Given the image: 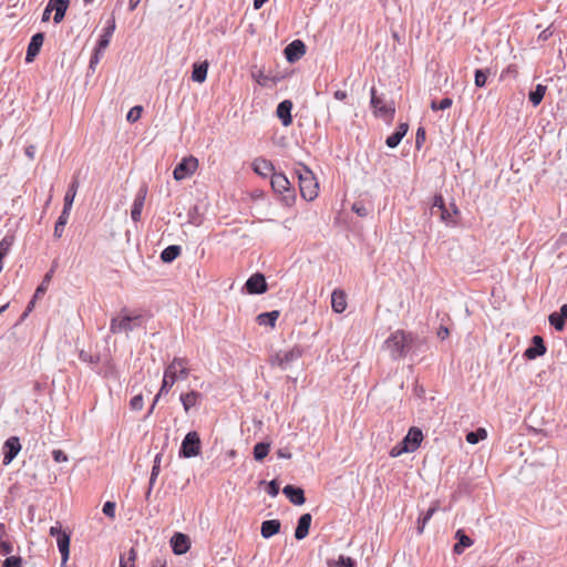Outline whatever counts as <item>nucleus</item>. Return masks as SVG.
Listing matches in <instances>:
<instances>
[{
	"instance_id": "nucleus-31",
	"label": "nucleus",
	"mask_w": 567,
	"mask_h": 567,
	"mask_svg": "<svg viewBox=\"0 0 567 567\" xmlns=\"http://www.w3.org/2000/svg\"><path fill=\"white\" fill-rule=\"evenodd\" d=\"M181 246L169 245L161 252V260L165 264H171L181 255Z\"/></svg>"
},
{
	"instance_id": "nucleus-60",
	"label": "nucleus",
	"mask_w": 567,
	"mask_h": 567,
	"mask_svg": "<svg viewBox=\"0 0 567 567\" xmlns=\"http://www.w3.org/2000/svg\"><path fill=\"white\" fill-rule=\"evenodd\" d=\"M440 216H441V219L445 223H449L452 220V214L450 213V210L446 207H444V209H442L440 212Z\"/></svg>"
},
{
	"instance_id": "nucleus-5",
	"label": "nucleus",
	"mask_w": 567,
	"mask_h": 567,
	"mask_svg": "<svg viewBox=\"0 0 567 567\" xmlns=\"http://www.w3.org/2000/svg\"><path fill=\"white\" fill-rule=\"evenodd\" d=\"M270 184L274 192L279 195V200L285 206L290 207L295 204L296 192L284 173H272Z\"/></svg>"
},
{
	"instance_id": "nucleus-55",
	"label": "nucleus",
	"mask_w": 567,
	"mask_h": 567,
	"mask_svg": "<svg viewBox=\"0 0 567 567\" xmlns=\"http://www.w3.org/2000/svg\"><path fill=\"white\" fill-rule=\"evenodd\" d=\"M434 512H435V508H429L426 514L421 519H419V524H420L419 533L423 532L425 524L427 523V520H430V518L432 517Z\"/></svg>"
},
{
	"instance_id": "nucleus-48",
	"label": "nucleus",
	"mask_w": 567,
	"mask_h": 567,
	"mask_svg": "<svg viewBox=\"0 0 567 567\" xmlns=\"http://www.w3.org/2000/svg\"><path fill=\"white\" fill-rule=\"evenodd\" d=\"M79 358H80L81 361L87 362L90 364H96L100 361V357L99 355L90 354V353H87V352H85L83 350L80 352Z\"/></svg>"
},
{
	"instance_id": "nucleus-39",
	"label": "nucleus",
	"mask_w": 567,
	"mask_h": 567,
	"mask_svg": "<svg viewBox=\"0 0 567 567\" xmlns=\"http://www.w3.org/2000/svg\"><path fill=\"white\" fill-rule=\"evenodd\" d=\"M12 244H13L12 236H6L1 239V241H0V260L1 261L8 255Z\"/></svg>"
},
{
	"instance_id": "nucleus-32",
	"label": "nucleus",
	"mask_w": 567,
	"mask_h": 567,
	"mask_svg": "<svg viewBox=\"0 0 567 567\" xmlns=\"http://www.w3.org/2000/svg\"><path fill=\"white\" fill-rule=\"evenodd\" d=\"M279 315L280 313L278 310L262 312L257 316L256 320H257L258 324H260V326H269V327L274 328L276 326L277 319L279 318Z\"/></svg>"
},
{
	"instance_id": "nucleus-47",
	"label": "nucleus",
	"mask_w": 567,
	"mask_h": 567,
	"mask_svg": "<svg viewBox=\"0 0 567 567\" xmlns=\"http://www.w3.org/2000/svg\"><path fill=\"white\" fill-rule=\"evenodd\" d=\"M115 507H116V505L114 502L107 501L104 503L102 512L105 516H107L110 518H114L115 517Z\"/></svg>"
},
{
	"instance_id": "nucleus-27",
	"label": "nucleus",
	"mask_w": 567,
	"mask_h": 567,
	"mask_svg": "<svg viewBox=\"0 0 567 567\" xmlns=\"http://www.w3.org/2000/svg\"><path fill=\"white\" fill-rule=\"evenodd\" d=\"M202 399V393L197 391H190L182 393L179 400L183 404L184 411L187 413L192 408L196 406Z\"/></svg>"
},
{
	"instance_id": "nucleus-46",
	"label": "nucleus",
	"mask_w": 567,
	"mask_h": 567,
	"mask_svg": "<svg viewBox=\"0 0 567 567\" xmlns=\"http://www.w3.org/2000/svg\"><path fill=\"white\" fill-rule=\"evenodd\" d=\"M352 210L360 217H367L370 214V209L363 203H354Z\"/></svg>"
},
{
	"instance_id": "nucleus-3",
	"label": "nucleus",
	"mask_w": 567,
	"mask_h": 567,
	"mask_svg": "<svg viewBox=\"0 0 567 567\" xmlns=\"http://www.w3.org/2000/svg\"><path fill=\"white\" fill-rule=\"evenodd\" d=\"M295 174L298 177L301 197L308 202L317 198L319 184L312 171L308 166L299 164L295 169Z\"/></svg>"
},
{
	"instance_id": "nucleus-15",
	"label": "nucleus",
	"mask_w": 567,
	"mask_h": 567,
	"mask_svg": "<svg viewBox=\"0 0 567 567\" xmlns=\"http://www.w3.org/2000/svg\"><path fill=\"white\" fill-rule=\"evenodd\" d=\"M546 346L544 342V339L540 336H534L532 338V344L528 347L525 352L524 357L528 360H534L538 357H542L546 353Z\"/></svg>"
},
{
	"instance_id": "nucleus-53",
	"label": "nucleus",
	"mask_w": 567,
	"mask_h": 567,
	"mask_svg": "<svg viewBox=\"0 0 567 567\" xmlns=\"http://www.w3.org/2000/svg\"><path fill=\"white\" fill-rule=\"evenodd\" d=\"M425 142V130L424 127H419L415 135V147L420 150Z\"/></svg>"
},
{
	"instance_id": "nucleus-58",
	"label": "nucleus",
	"mask_w": 567,
	"mask_h": 567,
	"mask_svg": "<svg viewBox=\"0 0 567 567\" xmlns=\"http://www.w3.org/2000/svg\"><path fill=\"white\" fill-rule=\"evenodd\" d=\"M197 215H198V208L197 206H195L192 210H189L188 213V217H189V223L194 224V225H199L200 224V220L197 219Z\"/></svg>"
},
{
	"instance_id": "nucleus-29",
	"label": "nucleus",
	"mask_w": 567,
	"mask_h": 567,
	"mask_svg": "<svg viewBox=\"0 0 567 567\" xmlns=\"http://www.w3.org/2000/svg\"><path fill=\"white\" fill-rule=\"evenodd\" d=\"M208 62L194 63L192 71V80L197 83L205 82L207 78Z\"/></svg>"
},
{
	"instance_id": "nucleus-35",
	"label": "nucleus",
	"mask_w": 567,
	"mask_h": 567,
	"mask_svg": "<svg viewBox=\"0 0 567 567\" xmlns=\"http://www.w3.org/2000/svg\"><path fill=\"white\" fill-rule=\"evenodd\" d=\"M270 450V444L266 442H259L254 446V458L257 462H261L265 460V457L268 455Z\"/></svg>"
},
{
	"instance_id": "nucleus-1",
	"label": "nucleus",
	"mask_w": 567,
	"mask_h": 567,
	"mask_svg": "<svg viewBox=\"0 0 567 567\" xmlns=\"http://www.w3.org/2000/svg\"><path fill=\"white\" fill-rule=\"evenodd\" d=\"M421 343L422 341L416 334L399 329L384 340L382 350L388 352L391 360L398 361L419 349Z\"/></svg>"
},
{
	"instance_id": "nucleus-63",
	"label": "nucleus",
	"mask_w": 567,
	"mask_h": 567,
	"mask_svg": "<svg viewBox=\"0 0 567 567\" xmlns=\"http://www.w3.org/2000/svg\"><path fill=\"white\" fill-rule=\"evenodd\" d=\"M450 334V331L446 327H443L441 326L439 331H437V337L442 340H444L445 338H447Z\"/></svg>"
},
{
	"instance_id": "nucleus-64",
	"label": "nucleus",
	"mask_w": 567,
	"mask_h": 567,
	"mask_svg": "<svg viewBox=\"0 0 567 567\" xmlns=\"http://www.w3.org/2000/svg\"><path fill=\"white\" fill-rule=\"evenodd\" d=\"M551 34H553V32L550 31L549 28H547L539 33L538 39L546 41L547 39H549L551 37Z\"/></svg>"
},
{
	"instance_id": "nucleus-54",
	"label": "nucleus",
	"mask_w": 567,
	"mask_h": 567,
	"mask_svg": "<svg viewBox=\"0 0 567 567\" xmlns=\"http://www.w3.org/2000/svg\"><path fill=\"white\" fill-rule=\"evenodd\" d=\"M144 404L143 395L137 394L131 399L130 405L133 410H142Z\"/></svg>"
},
{
	"instance_id": "nucleus-23",
	"label": "nucleus",
	"mask_w": 567,
	"mask_h": 567,
	"mask_svg": "<svg viewBox=\"0 0 567 567\" xmlns=\"http://www.w3.org/2000/svg\"><path fill=\"white\" fill-rule=\"evenodd\" d=\"M409 130L408 123H400L395 131L386 137L385 144L390 148L396 147Z\"/></svg>"
},
{
	"instance_id": "nucleus-42",
	"label": "nucleus",
	"mask_w": 567,
	"mask_h": 567,
	"mask_svg": "<svg viewBox=\"0 0 567 567\" xmlns=\"http://www.w3.org/2000/svg\"><path fill=\"white\" fill-rule=\"evenodd\" d=\"M52 272L53 270L49 271L42 282L40 284V286L35 289V292H34V298H40L41 296H43L48 289V285L51 280V277H52Z\"/></svg>"
},
{
	"instance_id": "nucleus-57",
	"label": "nucleus",
	"mask_w": 567,
	"mask_h": 567,
	"mask_svg": "<svg viewBox=\"0 0 567 567\" xmlns=\"http://www.w3.org/2000/svg\"><path fill=\"white\" fill-rule=\"evenodd\" d=\"M115 19L112 18L107 21V24L106 27L104 28V31H103V34H105L106 37H111L113 35L114 31H115Z\"/></svg>"
},
{
	"instance_id": "nucleus-24",
	"label": "nucleus",
	"mask_w": 567,
	"mask_h": 567,
	"mask_svg": "<svg viewBox=\"0 0 567 567\" xmlns=\"http://www.w3.org/2000/svg\"><path fill=\"white\" fill-rule=\"evenodd\" d=\"M281 523L279 519H268L261 523L260 534L268 539L280 532Z\"/></svg>"
},
{
	"instance_id": "nucleus-25",
	"label": "nucleus",
	"mask_w": 567,
	"mask_h": 567,
	"mask_svg": "<svg viewBox=\"0 0 567 567\" xmlns=\"http://www.w3.org/2000/svg\"><path fill=\"white\" fill-rule=\"evenodd\" d=\"M252 168L256 174L260 176H268L271 175L275 169L272 163L266 158L259 157L256 158L252 163Z\"/></svg>"
},
{
	"instance_id": "nucleus-26",
	"label": "nucleus",
	"mask_w": 567,
	"mask_h": 567,
	"mask_svg": "<svg viewBox=\"0 0 567 567\" xmlns=\"http://www.w3.org/2000/svg\"><path fill=\"white\" fill-rule=\"evenodd\" d=\"M455 538L457 539V543L453 547V553L456 555H461L465 548L473 545V540L464 533L463 529L456 530Z\"/></svg>"
},
{
	"instance_id": "nucleus-38",
	"label": "nucleus",
	"mask_w": 567,
	"mask_h": 567,
	"mask_svg": "<svg viewBox=\"0 0 567 567\" xmlns=\"http://www.w3.org/2000/svg\"><path fill=\"white\" fill-rule=\"evenodd\" d=\"M159 472H161V466H158V464H153L150 481H148V488L145 493L146 499H148L151 496L152 489H153L154 484L158 477Z\"/></svg>"
},
{
	"instance_id": "nucleus-41",
	"label": "nucleus",
	"mask_w": 567,
	"mask_h": 567,
	"mask_svg": "<svg viewBox=\"0 0 567 567\" xmlns=\"http://www.w3.org/2000/svg\"><path fill=\"white\" fill-rule=\"evenodd\" d=\"M548 321L557 331H563L565 328V319L559 317L557 312L550 313Z\"/></svg>"
},
{
	"instance_id": "nucleus-6",
	"label": "nucleus",
	"mask_w": 567,
	"mask_h": 567,
	"mask_svg": "<svg viewBox=\"0 0 567 567\" xmlns=\"http://www.w3.org/2000/svg\"><path fill=\"white\" fill-rule=\"evenodd\" d=\"M423 441V433L417 427H411L403 441L391 451L392 456H399L402 453H411L419 449Z\"/></svg>"
},
{
	"instance_id": "nucleus-14",
	"label": "nucleus",
	"mask_w": 567,
	"mask_h": 567,
	"mask_svg": "<svg viewBox=\"0 0 567 567\" xmlns=\"http://www.w3.org/2000/svg\"><path fill=\"white\" fill-rule=\"evenodd\" d=\"M284 52L287 61L293 63L306 53V45L301 40H295L285 48Z\"/></svg>"
},
{
	"instance_id": "nucleus-62",
	"label": "nucleus",
	"mask_w": 567,
	"mask_h": 567,
	"mask_svg": "<svg viewBox=\"0 0 567 567\" xmlns=\"http://www.w3.org/2000/svg\"><path fill=\"white\" fill-rule=\"evenodd\" d=\"M152 567H166V559L162 557H156L152 560Z\"/></svg>"
},
{
	"instance_id": "nucleus-28",
	"label": "nucleus",
	"mask_w": 567,
	"mask_h": 567,
	"mask_svg": "<svg viewBox=\"0 0 567 567\" xmlns=\"http://www.w3.org/2000/svg\"><path fill=\"white\" fill-rule=\"evenodd\" d=\"M78 188H79V182H78V179H73L72 183L70 184V186L64 195V199H63V202H64L63 209L65 210V213L66 212L71 213Z\"/></svg>"
},
{
	"instance_id": "nucleus-7",
	"label": "nucleus",
	"mask_w": 567,
	"mask_h": 567,
	"mask_svg": "<svg viewBox=\"0 0 567 567\" xmlns=\"http://www.w3.org/2000/svg\"><path fill=\"white\" fill-rule=\"evenodd\" d=\"M202 442L196 431L188 432L182 441L179 447V457L192 458L199 455Z\"/></svg>"
},
{
	"instance_id": "nucleus-10",
	"label": "nucleus",
	"mask_w": 567,
	"mask_h": 567,
	"mask_svg": "<svg viewBox=\"0 0 567 567\" xmlns=\"http://www.w3.org/2000/svg\"><path fill=\"white\" fill-rule=\"evenodd\" d=\"M198 167L197 158L189 156L183 158L174 168L173 176L176 181H183L192 176Z\"/></svg>"
},
{
	"instance_id": "nucleus-37",
	"label": "nucleus",
	"mask_w": 567,
	"mask_h": 567,
	"mask_svg": "<svg viewBox=\"0 0 567 567\" xmlns=\"http://www.w3.org/2000/svg\"><path fill=\"white\" fill-rule=\"evenodd\" d=\"M136 550L132 547L126 555H121L120 567H135Z\"/></svg>"
},
{
	"instance_id": "nucleus-4",
	"label": "nucleus",
	"mask_w": 567,
	"mask_h": 567,
	"mask_svg": "<svg viewBox=\"0 0 567 567\" xmlns=\"http://www.w3.org/2000/svg\"><path fill=\"white\" fill-rule=\"evenodd\" d=\"M144 318L142 315L130 313L126 309L111 319L110 332L113 334L128 333L137 328L143 327Z\"/></svg>"
},
{
	"instance_id": "nucleus-40",
	"label": "nucleus",
	"mask_w": 567,
	"mask_h": 567,
	"mask_svg": "<svg viewBox=\"0 0 567 567\" xmlns=\"http://www.w3.org/2000/svg\"><path fill=\"white\" fill-rule=\"evenodd\" d=\"M488 73H489L488 69H477L475 71V85L477 87L485 86Z\"/></svg>"
},
{
	"instance_id": "nucleus-59",
	"label": "nucleus",
	"mask_w": 567,
	"mask_h": 567,
	"mask_svg": "<svg viewBox=\"0 0 567 567\" xmlns=\"http://www.w3.org/2000/svg\"><path fill=\"white\" fill-rule=\"evenodd\" d=\"M102 52L94 50L93 55L90 59V69L94 70V66L99 63Z\"/></svg>"
},
{
	"instance_id": "nucleus-13",
	"label": "nucleus",
	"mask_w": 567,
	"mask_h": 567,
	"mask_svg": "<svg viewBox=\"0 0 567 567\" xmlns=\"http://www.w3.org/2000/svg\"><path fill=\"white\" fill-rule=\"evenodd\" d=\"M21 451V444L18 436H10L3 444V465H9Z\"/></svg>"
},
{
	"instance_id": "nucleus-61",
	"label": "nucleus",
	"mask_w": 567,
	"mask_h": 567,
	"mask_svg": "<svg viewBox=\"0 0 567 567\" xmlns=\"http://www.w3.org/2000/svg\"><path fill=\"white\" fill-rule=\"evenodd\" d=\"M277 455L279 458H286V460H289L291 458V453L290 451L286 447V449H279L277 451Z\"/></svg>"
},
{
	"instance_id": "nucleus-18",
	"label": "nucleus",
	"mask_w": 567,
	"mask_h": 567,
	"mask_svg": "<svg viewBox=\"0 0 567 567\" xmlns=\"http://www.w3.org/2000/svg\"><path fill=\"white\" fill-rule=\"evenodd\" d=\"M282 493L285 494V496L293 504V505H303L305 502H306V497H305V491L299 487V486H295V485H286L284 488H282Z\"/></svg>"
},
{
	"instance_id": "nucleus-50",
	"label": "nucleus",
	"mask_w": 567,
	"mask_h": 567,
	"mask_svg": "<svg viewBox=\"0 0 567 567\" xmlns=\"http://www.w3.org/2000/svg\"><path fill=\"white\" fill-rule=\"evenodd\" d=\"M3 567H22V558L20 556H10L4 560Z\"/></svg>"
},
{
	"instance_id": "nucleus-34",
	"label": "nucleus",
	"mask_w": 567,
	"mask_h": 567,
	"mask_svg": "<svg viewBox=\"0 0 567 567\" xmlns=\"http://www.w3.org/2000/svg\"><path fill=\"white\" fill-rule=\"evenodd\" d=\"M546 90H547L546 85L537 84L536 87L533 91H530L528 94L529 102L534 106L539 105L545 96Z\"/></svg>"
},
{
	"instance_id": "nucleus-49",
	"label": "nucleus",
	"mask_w": 567,
	"mask_h": 567,
	"mask_svg": "<svg viewBox=\"0 0 567 567\" xmlns=\"http://www.w3.org/2000/svg\"><path fill=\"white\" fill-rule=\"evenodd\" d=\"M336 567H355V561L351 557L340 555Z\"/></svg>"
},
{
	"instance_id": "nucleus-43",
	"label": "nucleus",
	"mask_w": 567,
	"mask_h": 567,
	"mask_svg": "<svg viewBox=\"0 0 567 567\" xmlns=\"http://www.w3.org/2000/svg\"><path fill=\"white\" fill-rule=\"evenodd\" d=\"M452 104H453V100L452 99L444 97L440 102L432 101L430 106H431L432 111H439V110H446V109L451 107Z\"/></svg>"
},
{
	"instance_id": "nucleus-56",
	"label": "nucleus",
	"mask_w": 567,
	"mask_h": 567,
	"mask_svg": "<svg viewBox=\"0 0 567 567\" xmlns=\"http://www.w3.org/2000/svg\"><path fill=\"white\" fill-rule=\"evenodd\" d=\"M52 457L56 463H62L68 461V455L62 450H53Z\"/></svg>"
},
{
	"instance_id": "nucleus-44",
	"label": "nucleus",
	"mask_w": 567,
	"mask_h": 567,
	"mask_svg": "<svg viewBox=\"0 0 567 567\" xmlns=\"http://www.w3.org/2000/svg\"><path fill=\"white\" fill-rule=\"evenodd\" d=\"M142 112H143V107L142 106H140V105L133 106L128 111V113L126 115V120L130 123H134V122H136L141 117Z\"/></svg>"
},
{
	"instance_id": "nucleus-30",
	"label": "nucleus",
	"mask_w": 567,
	"mask_h": 567,
	"mask_svg": "<svg viewBox=\"0 0 567 567\" xmlns=\"http://www.w3.org/2000/svg\"><path fill=\"white\" fill-rule=\"evenodd\" d=\"M331 306L334 312H343L347 308L346 295L342 291L334 290L331 295Z\"/></svg>"
},
{
	"instance_id": "nucleus-19",
	"label": "nucleus",
	"mask_w": 567,
	"mask_h": 567,
	"mask_svg": "<svg viewBox=\"0 0 567 567\" xmlns=\"http://www.w3.org/2000/svg\"><path fill=\"white\" fill-rule=\"evenodd\" d=\"M292 106L293 105L290 100H284L277 106L276 114L284 126H289L292 123Z\"/></svg>"
},
{
	"instance_id": "nucleus-45",
	"label": "nucleus",
	"mask_w": 567,
	"mask_h": 567,
	"mask_svg": "<svg viewBox=\"0 0 567 567\" xmlns=\"http://www.w3.org/2000/svg\"><path fill=\"white\" fill-rule=\"evenodd\" d=\"M445 202L442 195H435L432 204V214H437L444 209Z\"/></svg>"
},
{
	"instance_id": "nucleus-17",
	"label": "nucleus",
	"mask_w": 567,
	"mask_h": 567,
	"mask_svg": "<svg viewBox=\"0 0 567 567\" xmlns=\"http://www.w3.org/2000/svg\"><path fill=\"white\" fill-rule=\"evenodd\" d=\"M171 546L175 555L186 554L190 547L189 537L183 533H175L171 538Z\"/></svg>"
},
{
	"instance_id": "nucleus-22",
	"label": "nucleus",
	"mask_w": 567,
	"mask_h": 567,
	"mask_svg": "<svg viewBox=\"0 0 567 567\" xmlns=\"http://www.w3.org/2000/svg\"><path fill=\"white\" fill-rule=\"evenodd\" d=\"M146 198V188H141L136 194L132 208H131V218L137 223L141 220L142 210L144 207Z\"/></svg>"
},
{
	"instance_id": "nucleus-21",
	"label": "nucleus",
	"mask_w": 567,
	"mask_h": 567,
	"mask_svg": "<svg viewBox=\"0 0 567 567\" xmlns=\"http://www.w3.org/2000/svg\"><path fill=\"white\" fill-rule=\"evenodd\" d=\"M311 520H312V516L309 513L302 514L299 517L297 527L295 529V538L297 540H301L308 536Z\"/></svg>"
},
{
	"instance_id": "nucleus-52",
	"label": "nucleus",
	"mask_w": 567,
	"mask_h": 567,
	"mask_svg": "<svg viewBox=\"0 0 567 567\" xmlns=\"http://www.w3.org/2000/svg\"><path fill=\"white\" fill-rule=\"evenodd\" d=\"M266 492L272 497H276L279 494V484L276 480H272L267 484Z\"/></svg>"
},
{
	"instance_id": "nucleus-2",
	"label": "nucleus",
	"mask_w": 567,
	"mask_h": 567,
	"mask_svg": "<svg viewBox=\"0 0 567 567\" xmlns=\"http://www.w3.org/2000/svg\"><path fill=\"white\" fill-rule=\"evenodd\" d=\"M189 375L188 360L186 358L175 357L165 368L163 381L158 393L155 395L153 403L148 410V414L153 413L159 398L167 394L177 380H185Z\"/></svg>"
},
{
	"instance_id": "nucleus-36",
	"label": "nucleus",
	"mask_w": 567,
	"mask_h": 567,
	"mask_svg": "<svg viewBox=\"0 0 567 567\" xmlns=\"http://www.w3.org/2000/svg\"><path fill=\"white\" fill-rule=\"evenodd\" d=\"M486 430L483 427H478L475 431H471L466 434V442L470 444H477L486 437Z\"/></svg>"
},
{
	"instance_id": "nucleus-20",
	"label": "nucleus",
	"mask_w": 567,
	"mask_h": 567,
	"mask_svg": "<svg viewBox=\"0 0 567 567\" xmlns=\"http://www.w3.org/2000/svg\"><path fill=\"white\" fill-rule=\"evenodd\" d=\"M70 0H49L48 7L53 11H55L53 21L54 23H60L63 21L66 10L69 8Z\"/></svg>"
},
{
	"instance_id": "nucleus-12",
	"label": "nucleus",
	"mask_w": 567,
	"mask_h": 567,
	"mask_svg": "<svg viewBox=\"0 0 567 567\" xmlns=\"http://www.w3.org/2000/svg\"><path fill=\"white\" fill-rule=\"evenodd\" d=\"M245 288L250 295L265 293L268 289L266 277L260 272L254 274L247 279Z\"/></svg>"
},
{
	"instance_id": "nucleus-51",
	"label": "nucleus",
	"mask_w": 567,
	"mask_h": 567,
	"mask_svg": "<svg viewBox=\"0 0 567 567\" xmlns=\"http://www.w3.org/2000/svg\"><path fill=\"white\" fill-rule=\"evenodd\" d=\"M111 41V37H106L105 34H102L97 41V45L94 50L102 52L109 47Z\"/></svg>"
},
{
	"instance_id": "nucleus-9",
	"label": "nucleus",
	"mask_w": 567,
	"mask_h": 567,
	"mask_svg": "<svg viewBox=\"0 0 567 567\" xmlns=\"http://www.w3.org/2000/svg\"><path fill=\"white\" fill-rule=\"evenodd\" d=\"M302 355L300 347L296 346L289 350L279 351L270 358L271 365H278L281 370H287L290 364Z\"/></svg>"
},
{
	"instance_id": "nucleus-11",
	"label": "nucleus",
	"mask_w": 567,
	"mask_h": 567,
	"mask_svg": "<svg viewBox=\"0 0 567 567\" xmlns=\"http://www.w3.org/2000/svg\"><path fill=\"white\" fill-rule=\"evenodd\" d=\"M371 105L375 110V113L380 116H390L392 117L395 113V107L393 103L386 104L383 99L377 95L375 87H371Z\"/></svg>"
},
{
	"instance_id": "nucleus-8",
	"label": "nucleus",
	"mask_w": 567,
	"mask_h": 567,
	"mask_svg": "<svg viewBox=\"0 0 567 567\" xmlns=\"http://www.w3.org/2000/svg\"><path fill=\"white\" fill-rule=\"evenodd\" d=\"M49 534L56 538L59 551L62 557V561L65 563L70 555V533L62 528V525L58 522L55 525L50 527Z\"/></svg>"
},
{
	"instance_id": "nucleus-33",
	"label": "nucleus",
	"mask_w": 567,
	"mask_h": 567,
	"mask_svg": "<svg viewBox=\"0 0 567 567\" xmlns=\"http://www.w3.org/2000/svg\"><path fill=\"white\" fill-rule=\"evenodd\" d=\"M69 217H70V212H66V214H65V210L62 209V212H61L60 216L58 217V220L55 221V225H54L53 236L55 238L62 237L65 225L68 224Z\"/></svg>"
},
{
	"instance_id": "nucleus-16",
	"label": "nucleus",
	"mask_w": 567,
	"mask_h": 567,
	"mask_svg": "<svg viewBox=\"0 0 567 567\" xmlns=\"http://www.w3.org/2000/svg\"><path fill=\"white\" fill-rule=\"evenodd\" d=\"M44 41V34L42 32H38L31 37V40L28 44L25 62L31 63L34 61L35 56L39 54Z\"/></svg>"
}]
</instances>
